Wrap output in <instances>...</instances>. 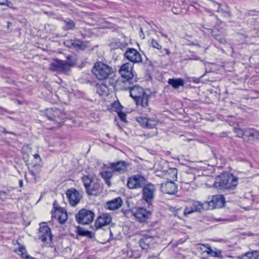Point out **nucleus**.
Listing matches in <instances>:
<instances>
[{"instance_id":"obj_36","label":"nucleus","mask_w":259,"mask_h":259,"mask_svg":"<svg viewBox=\"0 0 259 259\" xmlns=\"http://www.w3.org/2000/svg\"><path fill=\"white\" fill-rule=\"evenodd\" d=\"M206 252L210 256L212 257H219L221 255L220 252L213 251L211 248L208 247L207 248Z\"/></svg>"},{"instance_id":"obj_28","label":"nucleus","mask_w":259,"mask_h":259,"mask_svg":"<svg viewBox=\"0 0 259 259\" xmlns=\"http://www.w3.org/2000/svg\"><path fill=\"white\" fill-rule=\"evenodd\" d=\"M18 246V248L14 250L15 252L20 255L22 258L33 259L32 257L27 254L26 250L23 246L20 244H19Z\"/></svg>"},{"instance_id":"obj_49","label":"nucleus","mask_w":259,"mask_h":259,"mask_svg":"<svg viewBox=\"0 0 259 259\" xmlns=\"http://www.w3.org/2000/svg\"><path fill=\"white\" fill-rule=\"evenodd\" d=\"M7 0H5V2L0 3V5H6V3L7 2Z\"/></svg>"},{"instance_id":"obj_3","label":"nucleus","mask_w":259,"mask_h":259,"mask_svg":"<svg viewBox=\"0 0 259 259\" xmlns=\"http://www.w3.org/2000/svg\"><path fill=\"white\" fill-rule=\"evenodd\" d=\"M92 72L96 77L100 80H106L114 73L113 68L103 63L97 62L94 64Z\"/></svg>"},{"instance_id":"obj_26","label":"nucleus","mask_w":259,"mask_h":259,"mask_svg":"<svg viewBox=\"0 0 259 259\" xmlns=\"http://www.w3.org/2000/svg\"><path fill=\"white\" fill-rule=\"evenodd\" d=\"M258 137V133L257 131L251 128L245 129L244 137H245V140H253L257 138Z\"/></svg>"},{"instance_id":"obj_18","label":"nucleus","mask_w":259,"mask_h":259,"mask_svg":"<svg viewBox=\"0 0 259 259\" xmlns=\"http://www.w3.org/2000/svg\"><path fill=\"white\" fill-rule=\"evenodd\" d=\"M46 116L48 119L55 121L64 118V114L57 109L50 108L47 110Z\"/></svg>"},{"instance_id":"obj_29","label":"nucleus","mask_w":259,"mask_h":259,"mask_svg":"<svg viewBox=\"0 0 259 259\" xmlns=\"http://www.w3.org/2000/svg\"><path fill=\"white\" fill-rule=\"evenodd\" d=\"M96 90L100 96L107 95L108 92V88L104 83L97 84Z\"/></svg>"},{"instance_id":"obj_5","label":"nucleus","mask_w":259,"mask_h":259,"mask_svg":"<svg viewBox=\"0 0 259 259\" xmlns=\"http://www.w3.org/2000/svg\"><path fill=\"white\" fill-rule=\"evenodd\" d=\"M147 183V179L140 175H134L128 179L127 186L130 189L143 188Z\"/></svg>"},{"instance_id":"obj_1","label":"nucleus","mask_w":259,"mask_h":259,"mask_svg":"<svg viewBox=\"0 0 259 259\" xmlns=\"http://www.w3.org/2000/svg\"><path fill=\"white\" fill-rule=\"evenodd\" d=\"M122 90H129L130 96L136 102L137 105L143 108H147L149 106L150 96L148 95L144 90L139 86L133 87H123Z\"/></svg>"},{"instance_id":"obj_41","label":"nucleus","mask_w":259,"mask_h":259,"mask_svg":"<svg viewBox=\"0 0 259 259\" xmlns=\"http://www.w3.org/2000/svg\"><path fill=\"white\" fill-rule=\"evenodd\" d=\"M73 42V39L66 40L64 41V45L68 48H72Z\"/></svg>"},{"instance_id":"obj_37","label":"nucleus","mask_w":259,"mask_h":259,"mask_svg":"<svg viewBox=\"0 0 259 259\" xmlns=\"http://www.w3.org/2000/svg\"><path fill=\"white\" fill-rule=\"evenodd\" d=\"M79 234L80 235L87 236L90 238H92L94 236V234L93 232L85 230H79Z\"/></svg>"},{"instance_id":"obj_16","label":"nucleus","mask_w":259,"mask_h":259,"mask_svg":"<svg viewBox=\"0 0 259 259\" xmlns=\"http://www.w3.org/2000/svg\"><path fill=\"white\" fill-rule=\"evenodd\" d=\"M70 204L72 206L76 205L81 198V194L75 189L68 190L66 193Z\"/></svg>"},{"instance_id":"obj_2","label":"nucleus","mask_w":259,"mask_h":259,"mask_svg":"<svg viewBox=\"0 0 259 259\" xmlns=\"http://www.w3.org/2000/svg\"><path fill=\"white\" fill-rule=\"evenodd\" d=\"M238 184V178L233 175L223 174L215 178L214 187L221 190L233 189Z\"/></svg>"},{"instance_id":"obj_8","label":"nucleus","mask_w":259,"mask_h":259,"mask_svg":"<svg viewBox=\"0 0 259 259\" xmlns=\"http://www.w3.org/2000/svg\"><path fill=\"white\" fill-rule=\"evenodd\" d=\"M72 65L65 61L59 59L54 60L50 64V69L54 71H59L64 73H68Z\"/></svg>"},{"instance_id":"obj_13","label":"nucleus","mask_w":259,"mask_h":259,"mask_svg":"<svg viewBox=\"0 0 259 259\" xmlns=\"http://www.w3.org/2000/svg\"><path fill=\"white\" fill-rule=\"evenodd\" d=\"M129 164L124 161L120 160L116 162H112L109 164L108 168L112 169L114 173L123 174L127 171Z\"/></svg>"},{"instance_id":"obj_31","label":"nucleus","mask_w":259,"mask_h":259,"mask_svg":"<svg viewBox=\"0 0 259 259\" xmlns=\"http://www.w3.org/2000/svg\"><path fill=\"white\" fill-rule=\"evenodd\" d=\"M259 256L258 251H253L252 252H248L239 257L240 259H257Z\"/></svg>"},{"instance_id":"obj_21","label":"nucleus","mask_w":259,"mask_h":259,"mask_svg":"<svg viewBox=\"0 0 259 259\" xmlns=\"http://www.w3.org/2000/svg\"><path fill=\"white\" fill-rule=\"evenodd\" d=\"M102 184L99 180H94L86 191L90 195H97L102 191Z\"/></svg>"},{"instance_id":"obj_33","label":"nucleus","mask_w":259,"mask_h":259,"mask_svg":"<svg viewBox=\"0 0 259 259\" xmlns=\"http://www.w3.org/2000/svg\"><path fill=\"white\" fill-rule=\"evenodd\" d=\"M81 179L85 190H87L90 186H91L92 182L94 181L88 176H83L82 177Z\"/></svg>"},{"instance_id":"obj_40","label":"nucleus","mask_w":259,"mask_h":259,"mask_svg":"<svg viewBox=\"0 0 259 259\" xmlns=\"http://www.w3.org/2000/svg\"><path fill=\"white\" fill-rule=\"evenodd\" d=\"M118 116L119 118L122 120V121L126 122V115L124 112H122L121 111H118L117 112Z\"/></svg>"},{"instance_id":"obj_20","label":"nucleus","mask_w":259,"mask_h":259,"mask_svg":"<svg viewBox=\"0 0 259 259\" xmlns=\"http://www.w3.org/2000/svg\"><path fill=\"white\" fill-rule=\"evenodd\" d=\"M150 214L151 213L150 211H147L146 209L143 208H139L133 213V215L136 219L140 222H146Z\"/></svg>"},{"instance_id":"obj_42","label":"nucleus","mask_w":259,"mask_h":259,"mask_svg":"<svg viewBox=\"0 0 259 259\" xmlns=\"http://www.w3.org/2000/svg\"><path fill=\"white\" fill-rule=\"evenodd\" d=\"M172 11L175 14H180L182 13V9L180 8H177L176 7H174L172 8Z\"/></svg>"},{"instance_id":"obj_19","label":"nucleus","mask_w":259,"mask_h":259,"mask_svg":"<svg viewBox=\"0 0 259 259\" xmlns=\"http://www.w3.org/2000/svg\"><path fill=\"white\" fill-rule=\"evenodd\" d=\"M161 191L168 194H174L177 192V187L174 181H168L161 184Z\"/></svg>"},{"instance_id":"obj_14","label":"nucleus","mask_w":259,"mask_h":259,"mask_svg":"<svg viewBox=\"0 0 259 259\" xmlns=\"http://www.w3.org/2000/svg\"><path fill=\"white\" fill-rule=\"evenodd\" d=\"M205 205V201L204 203L198 201H193L192 206L186 207L184 213L185 215L189 214L195 211L201 212L202 210L208 209Z\"/></svg>"},{"instance_id":"obj_15","label":"nucleus","mask_w":259,"mask_h":259,"mask_svg":"<svg viewBox=\"0 0 259 259\" xmlns=\"http://www.w3.org/2000/svg\"><path fill=\"white\" fill-rule=\"evenodd\" d=\"M156 238L152 236L145 235L139 240V244L143 249H147L154 246Z\"/></svg>"},{"instance_id":"obj_46","label":"nucleus","mask_w":259,"mask_h":259,"mask_svg":"<svg viewBox=\"0 0 259 259\" xmlns=\"http://www.w3.org/2000/svg\"><path fill=\"white\" fill-rule=\"evenodd\" d=\"M30 174L32 176H33L34 178H35L36 175L35 173L33 171H30Z\"/></svg>"},{"instance_id":"obj_10","label":"nucleus","mask_w":259,"mask_h":259,"mask_svg":"<svg viewBox=\"0 0 259 259\" xmlns=\"http://www.w3.org/2000/svg\"><path fill=\"white\" fill-rule=\"evenodd\" d=\"M225 203V199L223 195H215L211 197L209 201H205V205L208 209H213L222 207Z\"/></svg>"},{"instance_id":"obj_48","label":"nucleus","mask_w":259,"mask_h":259,"mask_svg":"<svg viewBox=\"0 0 259 259\" xmlns=\"http://www.w3.org/2000/svg\"><path fill=\"white\" fill-rule=\"evenodd\" d=\"M19 183L20 187H22V186H23V181H22V180H20L19 182Z\"/></svg>"},{"instance_id":"obj_7","label":"nucleus","mask_w":259,"mask_h":259,"mask_svg":"<svg viewBox=\"0 0 259 259\" xmlns=\"http://www.w3.org/2000/svg\"><path fill=\"white\" fill-rule=\"evenodd\" d=\"M155 192V186L152 183H147L142 189V199L149 205H151L154 199Z\"/></svg>"},{"instance_id":"obj_12","label":"nucleus","mask_w":259,"mask_h":259,"mask_svg":"<svg viewBox=\"0 0 259 259\" xmlns=\"http://www.w3.org/2000/svg\"><path fill=\"white\" fill-rule=\"evenodd\" d=\"M38 238L44 242L52 240V235L51 229L46 223H42L40 225Z\"/></svg>"},{"instance_id":"obj_23","label":"nucleus","mask_w":259,"mask_h":259,"mask_svg":"<svg viewBox=\"0 0 259 259\" xmlns=\"http://www.w3.org/2000/svg\"><path fill=\"white\" fill-rule=\"evenodd\" d=\"M122 200L120 197L114 198L107 203L108 208L110 210L117 209L122 206Z\"/></svg>"},{"instance_id":"obj_45","label":"nucleus","mask_w":259,"mask_h":259,"mask_svg":"<svg viewBox=\"0 0 259 259\" xmlns=\"http://www.w3.org/2000/svg\"><path fill=\"white\" fill-rule=\"evenodd\" d=\"M164 50H165V52H166V55H169L170 54V51L169 50V49H164Z\"/></svg>"},{"instance_id":"obj_51","label":"nucleus","mask_w":259,"mask_h":259,"mask_svg":"<svg viewBox=\"0 0 259 259\" xmlns=\"http://www.w3.org/2000/svg\"><path fill=\"white\" fill-rule=\"evenodd\" d=\"M2 194H3V195H5V193H4V192H3V193H0V195H2Z\"/></svg>"},{"instance_id":"obj_6","label":"nucleus","mask_w":259,"mask_h":259,"mask_svg":"<svg viewBox=\"0 0 259 259\" xmlns=\"http://www.w3.org/2000/svg\"><path fill=\"white\" fill-rule=\"evenodd\" d=\"M123 56L126 60L133 64H140L143 62L142 55L138 50L134 48H127Z\"/></svg>"},{"instance_id":"obj_47","label":"nucleus","mask_w":259,"mask_h":259,"mask_svg":"<svg viewBox=\"0 0 259 259\" xmlns=\"http://www.w3.org/2000/svg\"><path fill=\"white\" fill-rule=\"evenodd\" d=\"M206 12H208L210 14V15H213V13L211 11L206 10Z\"/></svg>"},{"instance_id":"obj_9","label":"nucleus","mask_w":259,"mask_h":259,"mask_svg":"<svg viewBox=\"0 0 259 259\" xmlns=\"http://www.w3.org/2000/svg\"><path fill=\"white\" fill-rule=\"evenodd\" d=\"M94 218V213L90 210L82 209L76 215L77 222L83 225L89 224Z\"/></svg>"},{"instance_id":"obj_35","label":"nucleus","mask_w":259,"mask_h":259,"mask_svg":"<svg viewBox=\"0 0 259 259\" xmlns=\"http://www.w3.org/2000/svg\"><path fill=\"white\" fill-rule=\"evenodd\" d=\"M234 132L236 134L238 137L245 140V137H244L245 130H243L238 127H235L234 128Z\"/></svg>"},{"instance_id":"obj_27","label":"nucleus","mask_w":259,"mask_h":259,"mask_svg":"<svg viewBox=\"0 0 259 259\" xmlns=\"http://www.w3.org/2000/svg\"><path fill=\"white\" fill-rule=\"evenodd\" d=\"M168 83L171 85L174 89H178L180 87H183L184 85V82L183 79L179 78H169L167 81Z\"/></svg>"},{"instance_id":"obj_24","label":"nucleus","mask_w":259,"mask_h":259,"mask_svg":"<svg viewBox=\"0 0 259 259\" xmlns=\"http://www.w3.org/2000/svg\"><path fill=\"white\" fill-rule=\"evenodd\" d=\"M54 217H57L58 221L61 224L64 223L68 218L66 211L62 208L56 210Z\"/></svg>"},{"instance_id":"obj_32","label":"nucleus","mask_w":259,"mask_h":259,"mask_svg":"<svg viewBox=\"0 0 259 259\" xmlns=\"http://www.w3.org/2000/svg\"><path fill=\"white\" fill-rule=\"evenodd\" d=\"M86 48L84 43L78 39L74 40L73 42L72 48L77 50H84Z\"/></svg>"},{"instance_id":"obj_39","label":"nucleus","mask_w":259,"mask_h":259,"mask_svg":"<svg viewBox=\"0 0 259 259\" xmlns=\"http://www.w3.org/2000/svg\"><path fill=\"white\" fill-rule=\"evenodd\" d=\"M34 158L37 161L36 163L34 164V166L40 165L41 163V159L38 154L33 155Z\"/></svg>"},{"instance_id":"obj_11","label":"nucleus","mask_w":259,"mask_h":259,"mask_svg":"<svg viewBox=\"0 0 259 259\" xmlns=\"http://www.w3.org/2000/svg\"><path fill=\"white\" fill-rule=\"evenodd\" d=\"M136 121L144 128H153L158 124V120L155 118H147L144 116L138 117Z\"/></svg>"},{"instance_id":"obj_44","label":"nucleus","mask_w":259,"mask_h":259,"mask_svg":"<svg viewBox=\"0 0 259 259\" xmlns=\"http://www.w3.org/2000/svg\"><path fill=\"white\" fill-rule=\"evenodd\" d=\"M113 106H114V107H115V108H117V106H120V105H119V103L115 102V103L113 104Z\"/></svg>"},{"instance_id":"obj_50","label":"nucleus","mask_w":259,"mask_h":259,"mask_svg":"<svg viewBox=\"0 0 259 259\" xmlns=\"http://www.w3.org/2000/svg\"><path fill=\"white\" fill-rule=\"evenodd\" d=\"M162 35L163 37H165V38H167V35H165V34H163V33H162Z\"/></svg>"},{"instance_id":"obj_4","label":"nucleus","mask_w":259,"mask_h":259,"mask_svg":"<svg viewBox=\"0 0 259 259\" xmlns=\"http://www.w3.org/2000/svg\"><path fill=\"white\" fill-rule=\"evenodd\" d=\"M134 65L130 62H126L122 64L119 69V73L122 78L126 81H122L123 84H130V81L134 77L133 73Z\"/></svg>"},{"instance_id":"obj_38","label":"nucleus","mask_w":259,"mask_h":259,"mask_svg":"<svg viewBox=\"0 0 259 259\" xmlns=\"http://www.w3.org/2000/svg\"><path fill=\"white\" fill-rule=\"evenodd\" d=\"M150 46L153 48L156 49L158 50H161L162 48L161 45L154 39H151Z\"/></svg>"},{"instance_id":"obj_25","label":"nucleus","mask_w":259,"mask_h":259,"mask_svg":"<svg viewBox=\"0 0 259 259\" xmlns=\"http://www.w3.org/2000/svg\"><path fill=\"white\" fill-rule=\"evenodd\" d=\"M114 174L112 170H104L101 171L100 175L105 181V183L110 187L111 185L110 179L113 177Z\"/></svg>"},{"instance_id":"obj_34","label":"nucleus","mask_w":259,"mask_h":259,"mask_svg":"<svg viewBox=\"0 0 259 259\" xmlns=\"http://www.w3.org/2000/svg\"><path fill=\"white\" fill-rule=\"evenodd\" d=\"M65 24V29L70 30L73 29L75 27L74 22L71 19H67L64 21Z\"/></svg>"},{"instance_id":"obj_22","label":"nucleus","mask_w":259,"mask_h":259,"mask_svg":"<svg viewBox=\"0 0 259 259\" xmlns=\"http://www.w3.org/2000/svg\"><path fill=\"white\" fill-rule=\"evenodd\" d=\"M211 3L213 6L217 8V12L221 13L225 17L229 18L231 17L230 9L227 6L221 5L214 1H212Z\"/></svg>"},{"instance_id":"obj_30","label":"nucleus","mask_w":259,"mask_h":259,"mask_svg":"<svg viewBox=\"0 0 259 259\" xmlns=\"http://www.w3.org/2000/svg\"><path fill=\"white\" fill-rule=\"evenodd\" d=\"M166 179L168 181H174L177 178V170L176 168H169L165 174Z\"/></svg>"},{"instance_id":"obj_17","label":"nucleus","mask_w":259,"mask_h":259,"mask_svg":"<svg viewBox=\"0 0 259 259\" xmlns=\"http://www.w3.org/2000/svg\"><path fill=\"white\" fill-rule=\"evenodd\" d=\"M112 221V218L109 214L103 213L99 215L95 223L96 230L102 228L103 227L109 225Z\"/></svg>"},{"instance_id":"obj_43","label":"nucleus","mask_w":259,"mask_h":259,"mask_svg":"<svg viewBox=\"0 0 259 259\" xmlns=\"http://www.w3.org/2000/svg\"><path fill=\"white\" fill-rule=\"evenodd\" d=\"M215 38L216 39L218 40L220 42L223 44L226 42L225 39L224 38H222L221 36L218 35L215 36Z\"/></svg>"}]
</instances>
